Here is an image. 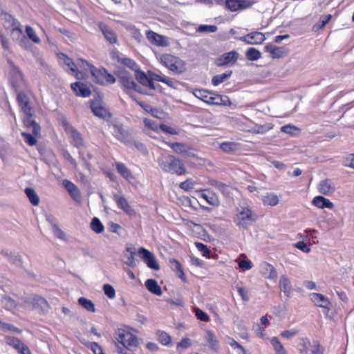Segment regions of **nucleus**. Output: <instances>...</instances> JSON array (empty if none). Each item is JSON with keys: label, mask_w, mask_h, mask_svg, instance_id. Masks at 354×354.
<instances>
[{"label": "nucleus", "mask_w": 354, "mask_h": 354, "mask_svg": "<svg viewBox=\"0 0 354 354\" xmlns=\"http://www.w3.org/2000/svg\"><path fill=\"white\" fill-rule=\"evenodd\" d=\"M138 253L149 268L155 270H159V264L156 261L155 255L152 252L144 248H140Z\"/></svg>", "instance_id": "obj_9"}, {"label": "nucleus", "mask_w": 354, "mask_h": 354, "mask_svg": "<svg viewBox=\"0 0 354 354\" xmlns=\"http://www.w3.org/2000/svg\"><path fill=\"white\" fill-rule=\"evenodd\" d=\"M262 201L265 205L275 206L279 203V199L275 194L267 193L263 196Z\"/></svg>", "instance_id": "obj_38"}, {"label": "nucleus", "mask_w": 354, "mask_h": 354, "mask_svg": "<svg viewBox=\"0 0 354 354\" xmlns=\"http://www.w3.org/2000/svg\"><path fill=\"white\" fill-rule=\"evenodd\" d=\"M28 302L30 303L34 308L43 313H47L50 309L48 301L44 298L38 295L30 297Z\"/></svg>", "instance_id": "obj_13"}, {"label": "nucleus", "mask_w": 354, "mask_h": 354, "mask_svg": "<svg viewBox=\"0 0 354 354\" xmlns=\"http://www.w3.org/2000/svg\"><path fill=\"white\" fill-rule=\"evenodd\" d=\"M147 39L153 45L162 47L168 46L169 44L168 37L159 35L152 30L146 32Z\"/></svg>", "instance_id": "obj_11"}, {"label": "nucleus", "mask_w": 354, "mask_h": 354, "mask_svg": "<svg viewBox=\"0 0 354 354\" xmlns=\"http://www.w3.org/2000/svg\"><path fill=\"white\" fill-rule=\"evenodd\" d=\"M205 339L208 343L211 349L214 351H218L219 350V342L212 330H207L205 331Z\"/></svg>", "instance_id": "obj_26"}, {"label": "nucleus", "mask_w": 354, "mask_h": 354, "mask_svg": "<svg viewBox=\"0 0 354 354\" xmlns=\"http://www.w3.org/2000/svg\"><path fill=\"white\" fill-rule=\"evenodd\" d=\"M114 200L118 206L124 210L128 215L133 216L136 214L135 210L130 206L127 199L119 195H114Z\"/></svg>", "instance_id": "obj_20"}, {"label": "nucleus", "mask_w": 354, "mask_h": 354, "mask_svg": "<svg viewBox=\"0 0 354 354\" xmlns=\"http://www.w3.org/2000/svg\"><path fill=\"white\" fill-rule=\"evenodd\" d=\"M317 189L319 193L329 196L335 192V186L331 180L325 179L319 183Z\"/></svg>", "instance_id": "obj_18"}, {"label": "nucleus", "mask_w": 354, "mask_h": 354, "mask_svg": "<svg viewBox=\"0 0 354 354\" xmlns=\"http://www.w3.org/2000/svg\"><path fill=\"white\" fill-rule=\"evenodd\" d=\"M197 30L198 32H214L217 30V27L214 25H201Z\"/></svg>", "instance_id": "obj_62"}, {"label": "nucleus", "mask_w": 354, "mask_h": 354, "mask_svg": "<svg viewBox=\"0 0 354 354\" xmlns=\"http://www.w3.org/2000/svg\"><path fill=\"white\" fill-rule=\"evenodd\" d=\"M158 340L162 345L168 346L171 342V337L165 331L158 330L157 332Z\"/></svg>", "instance_id": "obj_48"}, {"label": "nucleus", "mask_w": 354, "mask_h": 354, "mask_svg": "<svg viewBox=\"0 0 354 354\" xmlns=\"http://www.w3.org/2000/svg\"><path fill=\"white\" fill-rule=\"evenodd\" d=\"M220 148L225 152H231L238 149V145L235 142H224L220 145Z\"/></svg>", "instance_id": "obj_52"}, {"label": "nucleus", "mask_w": 354, "mask_h": 354, "mask_svg": "<svg viewBox=\"0 0 354 354\" xmlns=\"http://www.w3.org/2000/svg\"><path fill=\"white\" fill-rule=\"evenodd\" d=\"M191 346V339L189 338L185 337L177 344V348L187 349Z\"/></svg>", "instance_id": "obj_64"}, {"label": "nucleus", "mask_w": 354, "mask_h": 354, "mask_svg": "<svg viewBox=\"0 0 354 354\" xmlns=\"http://www.w3.org/2000/svg\"><path fill=\"white\" fill-rule=\"evenodd\" d=\"M25 30L28 39L33 43L36 44H39L41 43V39L35 29L29 26H26Z\"/></svg>", "instance_id": "obj_42"}, {"label": "nucleus", "mask_w": 354, "mask_h": 354, "mask_svg": "<svg viewBox=\"0 0 354 354\" xmlns=\"http://www.w3.org/2000/svg\"><path fill=\"white\" fill-rule=\"evenodd\" d=\"M135 76L137 81L143 86H145V88H149V90L155 89V86L153 80L149 78L144 72L138 69L136 72Z\"/></svg>", "instance_id": "obj_19"}, {"label": "nucleus", "mask_w": 354, "mask_h": 354, "mask_svg": "<svg viewBox=\"0 0 354 354\" xmlns=\"http://www.w3.org/2000/svg\"><path fill=\"white\" fill-rule=\"evenodd\" d=\"M103 290L104 294L109 298L113 299L115 297V291L113 287L110 284H104L103 286Z\"/></svg>", "instance_id": "obj_57"}, {"label": "nucleus", "mask_w": 354, "mask_h": 354, "mask_svg": "<svg viewBox=\"0 0 354 354\" xmlns=\"http://www.w3.org/2000/svg\"><path fill=\"white\" fill-rule=\"evenodd\" d=\"M158 59L165 67L175 73H182L186 71L185 62L180 58L171 54L160 55Z\"/></svg>", "instance_id": "obj_4"}, {"label": "nucleus", "mask_w": 354, "mask_h": 354, "mask_svg": "<svg viewBox=\"0 0 354 354\" xmlns=\"http://www.w3.org/2000/svg\"><path fill=\"white\" fill-rule=\"evenodd\" d=\"M225 5L231 12H236L250 7L252 3L247 0H227Z\"/></svg>", "instance_id": "obj_14"}, {"label": "nucleus", "mask_w": 354, "mask_h": 354, "mask_svg": "<svg viewBox=\"0 0 354 354\" xmlns=\"http://www.w3.org/2000/svg\"><path fill=\"white\" fill-rule=\"evenodd\" d=\"M239 266L243 270H248L252 268V262L249 260L237 259L236 260Z\"/></svg>", "instance_id": "obj_61"}, {"label": "nucleus", "mask_w": 354, "mask_h": 354, "mask_svg": "<svg viewBox=\"0 0 354 354\" xmlns=\"http://www.w3.org/2000/svg\"><path fill=\"white\" fill-rule=\"evenodd\" d=\"M81 342L88 348H90L95 354H102V350L97 343L89 342L85 340H81Z\"/></svg>", "instance_id": "obj_51"}, {"label": "nucleus", "mask_w": 354, "mask_h": 354, "mask_svg": "<svg viewBox=\"0 0 354 354\" xmlns=\"http://www.w3.org/2000/svg\"><path fill=\"white\" fill-rule=\"evenodd\" d=\"M342 165L345 167L354 169V153L346 156L343 160Z\"/></svg>", "instance_id": "obj_56"}, {"label": "nucleus", "mask_w": 354, "mask_h": 354, "mask_svg": "<svg viewBox=\"0 0 354 354\" xmlns=\"http://www.w3.org/2000/svg\"><path fill=\"white\" fill-rule=\"evenodd\" d=\"M245 56L248 60L257 61L261 57V53L259 50L254 48H249L245 53Z\"/></svg>", "instance_id": "obj_45"}, {"label": "nucleus", "mask_w": 354, "mask_h": 354, "mask_svg": "<svg viewBox=\"0 0 354 354\" xmlns=\"http://www.w3.org/2000/svg\"><path fill=\"white\" fill-rule=\"evenodd\" d=\"M169 145L177 153L186 154L189 156H193L189 151V147L186 145L180 142H174L169 143Z\"/></svg>", "instance_id": "obj_33"}, {"label": "nucleus", "mask_w": 354, "mask_h": 354, "mask_svg": "<svg viewBox=\"0 0 354 354\" xmlns=\"http://www.w3.org/2000/svg\"><path fill=\"white\" fill-rule=\"evenodd\" d=\"M239 58V53L236 51H230L222 55L217 59V65L223 66L228 64H234Z\"/></svg>", "instance_id": "obj_21"}, {"label": "nucleus", "mask_w": 354, "mask_h": 354, "mask_svg": "<svg viewBox=\"0 0 354 354\" xmlns=\"http://www.w3.org/2000/svg\"><path fill=\"white\" fill-rule=\"evenodd\" d=\"M103 72H106L105 69H97L94 66L91 72V75L93 77V80L100 84H104V77L105 74Z\"/></svg>", "instance_id": "obj_39"}, {"label": "nucleus", "mask_w": 354, "mask_h": 354, "mask_svg": "<svg viewBox=\"0 0 354 354\" xmlns=\"http://www.w3.org/2000/svg\"><path fill=\"white\" fill-rule=\"evenodd\" d=\"M200 197L206 201L207 203L213 206L219 205V199L216 194L210 189H206L200 192Z\"/></svg>", "instance_id": "obj_22"}, {"label": "nucleus", "mask_w": 354, "mask_h": 354, "mask_svg": "<svg viewBox=\"0 0 354 354\" xmlns=\"http://www.w3.org/2000/svg\"><path fill=\"white\" fill-rule=\"evenodd\" d=\"M266 39L263 33L255 31L240 37L239 39L247 44L259 45L262 44Z\"/></svg>", "instance_id": "obj_12"}, {"label": "nucleus", "mask_w": 354, "mask_h": 354, "mask_svg": "<svg viewBox=\"0 0 354 354\" xmlns=\"http://www.w3.org/2000/svg\"><path fill=\"white\" fill-rule=\"evenodd\" d=\"M1 20L2 21L3 26L7 30H10L13 34L15 31L21 33V29L17 26V21L15 19L10 15V14L6 12H1Z\"/></svg>", "instance_id": "obj_10"}, {"label": "nucleus", "mask_w": 354, "mask_h": 354, "mask_svg": "<svg viewBox=\"0 0 354 354\" xmlns=\"http://www.w3.org/2000/svg\"><path fill=\"white\" fill-rule=\"evenodd\" d=\"M193 94L197 98L203 100L205 103L210 104L213 92L205 89H195Z\"/></svg>", "instance_id": "obj_31"}, {"label": "nucleus", "mask_w": 354, "mask_h": 354, "mask_svg": "<svg viewBox=\"0 0 354 354\" xmlns=\"http://www.w3.org/2000/svg\"><path fill=\"white\" fill-rule=\"evenodd\" d=\"M57 57L62 67L77 79L81 80L85 78L91 73L93 68V66L82 59H78L74 62L64 53L58 54Z\"/></svg>", "instance_id": "obj_2"}, {"label": "nucleus", "mask_w": 354, "mask_h": 354, "mask_svg": "<svg viewBox=\"0 0 354 354\" xmlns=\"http://www.w3.org/2000/svg\"><path fill=\"white\" fill-rule=\"evenodd\" d=\"M160 167L165 172L178 176L185 174L186 169L182 161L171 155H162L158 159Z\"/></svg>", "instance_id": "obj_3"}, {"label": "nucleus", "mask_w": 354, "mask_h": 354, "mask_svg": "<svg viewBox=\"0 0 354 354\" xmlns=\"http://www.w3.org/2000/svg\"><path fill=\"white\" fill-rule=\"evenodd\" d=\"M270 342L276 354H287L286 350L277 337H272Z\"/></svg>", "instance_id": "obj_41"}, {"label": "nucleus", "mask_w": 354, "mask_h": 354, "mask_svg": "<svg viewBox=\"0 0 354 354\" xmlns=\"http://www.w3.org/2000/svg\"><path fill=\"white\" fill-rule=\"evenodd\" d=\"M209 183L211 185L216 187L223 194H227L229 192V186L223 183L219 182L214 179H212L209 180Z\"/></svg>", "instance_id": "obj_49"}, {"label": "nucleus", "mask_w": 354, "mask_h": 354, "mask_svg": "<svg viewBox=\"0 0 354 354\" xmlns=\"http://www.w3.org/2000/svg\"><path fill=\"white\" fill-rule=\"evenodd\" d=\"M210 104L230 106L232 104V102L229 97L226 95H220L213 93Z\"/></svg>", "instance_id": "obj_29"}, {"label": "nucleus", "mask_w": 354, "mask_h": 354, "mask_svg": "<svg viewBox=\"0 0 354 354\" xmlns=\"http://www.w3.org/2000/svg\"><path fill=\"white\" fill-rule=\"evenodd\" d=\"M63 185L74 199H77L80 196L77 187L70 180H64Z\"/></svg>", "instance_id": "obj_34"}, {"label": "nucleus", "mask_w": 354, "mask_h": 354, "mask_svg": "<svg viewBox=\"0 0 354 354\" xmlns=\"http://www.w3.org/2000/svg\"><path fill=\"white\" fill-rule=\"evenodd\" d=\"M196 248L202 252L203 256L209 258L210 251L205 245L201 242H195Z\"/></svg>", "instance_id": "obj_58"}, {"label": "nucleus", "mask_w": 354, "mask_h": 354, "mask_svg": "<svg viewBox=\"0 0 354 354\" xmlns=\"http://www.w3.org/2000/svg\"><path fill=\"white\" fill-rule=\"evenodd\" d=\"M145 123V131L149 134L150 136L151 131H157L159 129L158 124L157 122L153 120L145 118L144 120Z\"/></svg>", "instance_id": "obj_40"}, {"label": "nucleus", "mask_w": 354, "mask_h": 354, "mask_svg": "<svg viewBox=\"0 0 354 354\" xmlns=\"http://www.w3.org/2000/svg\"><path fill=\"white\" fill-rule=\"evenodd\" d=\"M135 255L136 253L134 248L127 247L124 252V256L125 258L124 263L130 267H135L136 266Z\"/></svg>", "instance_id": "obj_32"}, {"label": "nucleus", "mask_w": 354, "mask_h": 354, "mask_svg": "<svg viewBox=\"0 0 354 354\" xmlns=\"http://www.w3.org/2000/svg\"><path fill=\"white\" fill-rule=\"evenodd\" d=\"M227 344L234 350H241V354H246L245 348L232 337H227Z\"/></svg>", "instance_id": "obj_53"}, {"label": "nucleus", "mask_w": 354, "mask_h": 354, "mask_svg": "<svg viewBox=\"0 0 354 354\" xmlns=\"http://www.w3.org/2000/svg\"><path fill=\"white\" fill-rule=\"evenodd\" d=\"M53 232L54 235L61 240L66 239V234L56 225H53Z\"/></svg>", "instance_id": "obj_63"}, {"label": "nucleus", "mask_w": 354, "mask_h": 354, "mask_svg": "<svg viewBox=\"0 0 354 354\" xmlns=\"http://www.w3.org/2000/svg\"><path fill=\"white\" fill-rule=\"evenodd\" d=\"M120 60L122 64H124L125 66H127L131 70L134 71L135 72H136L139 69V67L138 64L135 62V61L130 58L124 57L121 58Z\"/></svg>", "instance_id": "obj_54"}, {"label": "nucleus", "mask_w": 354, "mask_h": 354, "mask_svg": "<svg viewBox=\"0 0 354 354\" xmlns=\"http://www.w3.org/2000/svg\"><path fill=\"white\" fill-rule=\"evenodd\" d=\"M110 128L111 133L119 140L124 142L129 136V131L127 127L120 123L112 124Z\"/></svg>", "instance_id": "obj_15"}, {"label": "nucleus", "mask_w": 354, "mask_h": 354, "mask_svg": "<svg viewBox=\"0 0 354 354\" xmlns=\"http://www.w3.org/2000/svg\"><path fill=\"white\" fill-rule=\"evenodd\" d=\"M194 312H195V315L197 317V319H198L203 322H209V317L207 315V314L206 313H205L204 311H203L202 310H201L200 308H195Z\"/></svg>", "instance_id": "obj_60"}, {"label": "nucleus", "mask_w": 354, "mask_h": 354, "mask_svg": "<svg viewBox=\"0 0 354 354\" xmlns=\"http://www.w3.org/2000/svg\"><path fill=\"white\" fill-rule=\"evenodd\" d=\"M24 192L32 205L37 206L39 205L40 199L35 189L32 188H26Z\"/></svg>", "instance_id": "obj_37"}, {"label": "nucleus", "mask_w": 354, "mask_h": 354, "mask_svg": "<svg viewBox=\"0 0 354 354\" xmlns=\"http://www.w3.org/2000/svg\"><path fill=\"white\" fill-rule=\"evenodd\" d=\"M91 109L94 115L99 118H104L108 114L106 109L101 106L96 105L94 103H93L91 105Z\"/></svg>", "instance_id": "obj_46"}, {"label": "nucleus", "mask_w": 354, "mask_h": 354, "mask_svg": "<svg viewBox=\"0 0 354 354\" xmlns=\"http://www.w3.org/2000/svg\"><path fill=\"white\" fill-rule=\"evenodd\" d=\"M137 102L146 112L150 113L153 117L157 118H162L163 112L160 109L157 108H153L151 106L144 102Z\"/></svg>", "instance_id": "obj_35"}, {"label": "nucleus", "mask_w": 354, "mask_h": 354, "mask_svg": "<svg viewBox=\"0 0 354 354\" xmlns=\"http://www.w3.org/2000/svg\"><path fill=\"white\" fill-rule=\"evenodd\" d=\"M114 337L124 348L129 351H134L138 345L136 336L124 328H118L115 330Z\"/></svg>", "instance_id": "obj_5"}, {"label": "nucleus", "mask_w": 354, "mask_h": 354, "mask_svg": "<svg viewBox=\"0 0 354 354\" xmlns=\"http://www.w3.org/2000/svg\"><path fill=\"white\" fill-rule=\"evenodd\" d=\"M279 288L283 293L289 297L292 292V288L290 279L286 275H282L279 279Z\"/></svg>", "instance_id": "obj_27"}, {"label": "nucleus", "mask_w": 354, "mask_h": 354, "mask_svg": "<svg viewBox=\"0 0 354 354\" xmlns=\"http://www.w3.org/2000/svg\"><path fill=\"white\" fill-rule=\"evenodd\" d=\"M310 297L313 304L319 307L323 308L328 310L330 306L329 299L324 295L319 293H311Z\"/></svg>", "instance_id": "obj_17"}, {"label": "nucleus", "mask_w": 354, "mask_h": 354, "mask_svg": "<svg viewBox=\"0 0 354 354\" xmlns=\"http://www.w3.org/2000/svg\"><path fill=\"white\" fill-rule=\"evenodd\" d=\"M78 304L89 312L94 313L95 311V305L90 299L80 297L78 299Z\"/></svg>", "instance_id": "obj_43"}, {"label": "nucleus", "mask_w": 354, "mask_h": 354, "mask_svg": "<svg viewBox=\"0 0 354 354\" xmlns=\"http://www.w3.org/2000/svg\"><path fill=\"white\" fill-rule=\"evenodd\" d=\"M99 28L106 39L111 44H115L118 41L115 33L106 25L100 23Z\"/></svg>", "instance_id": "obj_24"}, {"label": "nucleus", "mask_w": 354, "mask_h": 354, "mask_svg": "<svg viewBox=\"0 0 354 354\" xmlns=\"http://www.w3.org/2000/svg\"><path fill=\"white\" fill-rule=\"evenodd\" d=\"M145 286L151 292L158 296L162 295L161 288L158 286L157 281L154 279H147L145 281Z\"/></svg>", "instance_id": "obj_36"}, {"label": "nucleus", "mask_w": 354, "mask_h": 354, "mask_svg": "<svg viewBox=\"0 0 354 354\" xmlns=\"http://www.w3.org/2000/svg\"><path fill=\"white\" fill-rule=\"evenodd\" d=\"M196 185V181L192 179H187V180L182 182L180 184V187L185 191H189L194 188V185Z\"/></svg>", "instance_id": "obj_59"}, {"label": "nucleus", "mask_w": 354, "mask_h": 354, "mask_svg": "<svg viewBox=\"0 0 354 354\" xmlns=\"http://www.w3.org/2000/svg\"><path fill=\"white\" fill-rule=\"evenodd\" d=\"M71 136L73 138V143L76 147H80L83 145V139L79 132L75 129H72L71 131Z\"/></svg>", "instance_id": "obj_50"}, {"label": "nucleus", "mask_w": 354, "mask_h": 354, "mask_svg": "<svg viewBox=\"0 0 354 354\" xmlns=\"http://www.w3.org/2000/svg\"><path fill=\"white\" fill-rule=\"evenodd\" d=\"M33 113L31 102L27 100L24 95V125L27 130L26 132H24V138L26 143L30 146L36 145L38 140L41 137L40 125L30 118Z\"/></svg>", "instance_id": "obj_1"}, {"label": "nucleus", "mask_w": 354, "mask_h": 354, "mask_svg": "<svg viewBox=\"0 0 354 354\" xmlns=\"http://www.w3.org/2000/svg\"><path fill=\"white\" fill-rule=\"evenodd\" d=\"M91 227L95 233L100 234L104 232V227L99 218L95 217L91 223Z\"/></svg>", "instance_id": "obj_47"}, {"label": "nucleus", "mask_w": 354, "mask_h": 354, "mask_svg": "<svg viewBox=\"0 0 354 354\" xmlns=\"http://www.w3.org/2000/svg\"><path fill=\"white\" fill-rule=\"evenodd\" d=\"M232 73V71H230L225 73L215 75L212 77V83L214 86H218L220 84L223 83L225 80L229 78L231 76Z\"/></svg>", "instance_id": "obj_44"}, {"label": "nucleus", "mask_w": 354, "mask_h": 354, "mask_svg": "<svg viewBox=\"0 0 354 354\" xmlns=\"http://www.w3.org/2000/svg\"><path fill=\"white\" fill-rule=\"evenodd\" d=\"M255 220V214L249 207H240L237 208L234 222L239 227L248 228Z\"/></svg>", "instance_id": "obj_6"}, {"label": "nucleus", "mask_w": 354, "mask_h": 354, "mask_svg": "<svg viewBox=\"0 0 354 354\" xmlns=\"http://www.w3.org/2000/svg\"><path fill=\"white\" fill-rule=\"evenodd\" d=\"M300 354H323V348L317 342H310L307 338H301L298 344Z\"/></svg>", "instance_id": "obj_7"}, {"label": "nucleus", "mask_w": 354, "mask_h": 354, "mask_svg": "<svg viewBox=\"0 0 354 354\" xmlns=\"http://www.w3.org/2000/svg\"><path fill=\"white\" fill-rule=\"evenodd\" d=\"M119 82L123 86L125 92L130 94L132 91H137L140 93L146 94L147 92L142 89L133 81V77L127 73H121L119 75Z\"/></svg>", "instance_id": "obj_8"}, {"label": "nucleus", "mask_w": 354, "mask_h": 354, "mask_svg": "<svg viewBox=\"0 0 354 354\" xmlns=\"http://www.w3.org/2000/svg\"><path fill=\"white\" fill-rule=\"evenodd\" d=\"M330 18H331V15H325L324 17H322L319 21V23L316 24L314 26H313V30H319V29H322V28L324 27V26L328 23V21L330 20Z\"/></svg>", "instance_id": "obj_55"}, {"label": "nucleus", "mask_w": 354, "mask_h": 354, "mask_svg": "<svg viewBox=\"0 0 354 354\" xmlns=\"http://www.w3.org/2000/svg\"><path fill=\"white\" fill-rule=\"evenodd\" d=\"M260 272L264 277L276 281L277 272L272 265L267 262H262L260 265Z\"/></svg>", "instance_id": "obj_16"}, {"label": "nucleus", "mask_w": 354, "mask_h": 354, "mask_svg": "<svg viewBox=\"0 0 354 354\" xmlns=\"http://www.w3.org/2000/svg\"><path fill=\"white\" fill-rule=\"evenodd\" d=\"M265 50L270 53L272 58H280L285 56L286 53L283 48L277 47L272 44H268L265 46Z\"/></svg>", "instance_id": "obj_25"}, {"label": "nucleus", "mask_w": 354, "mask_h": 354, "mask_svg": "<svg viewBox=\"0 0 354 354\" xmlns=\"http://www.w3.org/2000/svg\"><path fill=\"white\" fill-rule=\"evenodd\" d=\"M313 204L320 209L333 207V204L329 199L321 196H315L313 200Z\"/></svg>", "instance_id": "obj_30"}, {"label": "nucleus", "mask_w": 354, "mask_h": 354, "mask_svg": "<svg viewBox=\"0 0 354 354\" xmlns=\"http://www.w3.org/2000/svg\"><path fill=\"white\" fill-rule=\"evenodd\" d=\"M115 167L118 173L129 183H133L134 176L131 171L122 162H116Z\"/></svg>", "instance_id": "obj_28"}, {"label": "nucleus", "mask_w": 354, "mask_h": 354, "mask_svg": "<svg viewBox=\"0 0 354 354\" xmlns=\"http://www.w3.org/2000/svg\"><path fill=\"white\" fill-rule=\"evenodd\" d=\"M71 88L78 96L86 97L91 94L90 88L82 82H76L71 84Z\"/></svg>", "instance_id": "obj_23"}]
</instances>
